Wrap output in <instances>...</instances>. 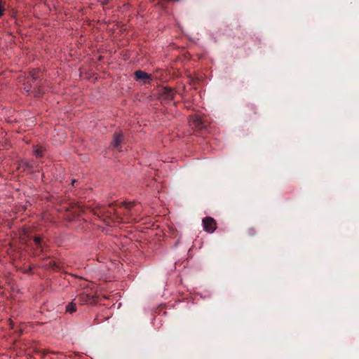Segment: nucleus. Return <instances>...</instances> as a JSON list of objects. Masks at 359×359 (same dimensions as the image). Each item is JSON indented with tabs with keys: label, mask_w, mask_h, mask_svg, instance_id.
<instances>
[{
	"label": "nucleus",
	"mask_w": 359,
	"mask_h": 359,
	"mask_svg": "<svg viewBox=\"0 0 359 359\" xmlns=\"http://www.w3.org/2000/svg\"><path fill=\"white\" fill-rule=\"evenodd\" d=\"M140 212V205L136 202H121L118 204L111 203L107 206H101L94 210V214L100 217L107 225L120 223L126 219H136Z\"/></svg>",
	"instance_id": "obj_1"
},
{
	"label": "nucleus",
	"mask_w": 359,
	"mask_h": 359,
	"mask_svg": "<svg viewBox=\"0 0 359 359\" xmlns=\"http://www.w3.org/2000/svg\"><path fill=\"white\" fill-rule=\"evenodd\" d=\"M134 78L136 81L142 85L151 84L154 82V77L142 70H137L134 73Z\"/></svg>",
	"instance_id": "obj_2"
},
{
	"label": "nucleus",
	"mask_w": 359,
	"mask_h": 359,
	"mask_svg": "<svg viewBox=\"0 0 359 359\" xmlns=\"http://www.w3.org/2000/svg\"><path fill=\"white\" fill-rule=\"evenodd\" d=\"M203 229L208 233H213L217 229L216 221L211 217H205L202 220Z\"/></svg>",
	"instance_id": "obj_3"
},
{
	"label": "nucleus",
	"mask_w": 359,
	"mask_h": 359,
	"mask_svg": "<svg viewBox=\"0 0 359 359\" xmlns=\"http://www.w3.org/2000/svg\"><path fill=\"white\" fill-rule=\"evenodd\" d=\"M189 126L196 130H202L205 128L206 124L202 121L201 118L198 116H193L190 117Z\"/></svg>",
	"instance_id": "obj_4"
},
{
	"label": "nucleus",
	"mask_w": 359,
	"mask_h": 359,
	"mask_svg": "<svg viewBox=\"0 0 359 359\" xmlns=\"http://www.w3.org/2000/svg\"><path fill=\"white\" fill-rule=\"evenodd\" d=\"M124 142V135L122 132H116L111 141V146L118 151H122L121 144Z\"/></svg>",
	"instance_id": "obj_5"
},
{
	"label": "nucleus",
	"mask_w": 359,
	"mask_h": 359,
	"mask_svg": "<svg viewBox=\"0 0 359 359\" xmlns=\"http://www.w3.org/2000/svg\"><path fill=\"white\" fill-rule=\"evenodd\" d=\"M79 300L83 304H93L95 302L93 295L82 292L78 297Z\"/></svg>",
	"instance_id": "obj_6"
},
{
	"label": "nucleus",
	"mask_w": 359,
	"mask_h": 359,
	"mask_svg": "<svg viewBox=\"0 0 359 359\" xmlns=\"http://www.w3.org/2000/svg\"><path fill=\"white\" fill-rule=\"evenodd\" d=\"M174 91H161L158 95V99L161 101H169L173 98Z\"/></svg>",
	"instance_id": "obj_7"
},
{
	"label": "nucleus",
	"mask_w": 359,
	"mask_h": 359,
	"mask_svg": "<svg viewBox=\"0 0 359 359\" xmlns=\"http://www.w3.org/2000/svg\"><path fill=\"white\" fill-rule=\"evenodd\" d=\"M44 151H45V149H43V147H39V146H34V149H33V153L37 158H41L43 156Z\"/></svg>",
	"instance_id": "obj_8"
},
{
	"label": "nucleus",
	"mask_w": 359,
	"mask_h": 359,
	"mask_svg": "<svg viewBox=\"0 0 359 359\" xmlns=\"http://www.w3.org/2000/svg\"><path fill=\"white\" fill-rule=\"evenodd\" d=\"M34 241L35 243V245L37 248H43V238L41 236H34Z\"/></svg>",
	"instance_id": "obj_9"
},
{
	"label": "nucleus",
	"mask_w": 359,
	"mask_h": 359,
	"mask_svg": "<svg viewBox=\"0 0 359 359\" xmlns=\"http://www.w3.org/2000/svg\"><path fill=\"white\" fill-rule=\"evenodd\" d=\"M34 352L35 353H41L42 358H43L46 355V354H48L49 353H54V354H57V353H55V352H53V351H50L49 350L40 351L39 349H37V348H34Z\"/></svg>",
	"instance_id": "obj_10"
},
{
	"label": "nucleus",
	"mask_w": 359,
	"mask_h": 359,
	"mask_svg": "<svg viewBox=\"0 0 359 359\" xmlns=\"http://www.w3.org/2000/svg\"><path fill=\"white\" fill-rule=\"evenodd\" d=\"M66 311H67V312H69V313H73L74 311H76L75 305H74V304H73L72 303V304H69L67 306Z\"/></svg>",
	"instance_id": "obj_11"
},
{
	"label": "nucleus",
	"mask_w": 359,
	"mask_h": 359,
	"mask_svg": "<svg viewBox=\"0 0 359 359\" xmlns=\"http://www.w3.org/2000/svg\"><path fill=\"white\" fill-rule=\"evenodd\" d=\"M4 4L2 0H0V18L4 15L5 12Z\"/></svg>",
	"instance_id": "obj_12"
},
{
	"label": "nucleus",
	"mask_w": 359,
	"mask_h": 359,
	"mask_svg": "<svg viewBox=\"0 0 359 359\" xmlns=\"http://www.w3.org/2000/svg\"><path fill=\"white\" fill-rule=\"evenodd\" d=\"M31 75H32V77L36 80L38 78H39V75L38 74V72H31Z\"/></svg>",
	"instance_id": "obj_13"
},
{
	"label": "nucleus",
	"mask_w": 359,
	"mask_h": 359,
	"mask_svg": "<svg viewBox=\"0 0 359 359\" xmlns=\"http://www.w3.org/2000/svg\"><path fill=\"white\" fill-rule=\"evenodd\" d=\"M256 231L255 230L254 228H250L248 230V233L250 235V236H254L255 234Z\"/></svg>",
	"instance_id": "obj_14"
},
{
	"label": "nucleus",
	"mask_w": 359,
	"mask_h": 359,
	"mask_svg": "<svg viewBox=\"0 0 359 359\" xmlns=\"http://www.w3.org/2000/svg\"><path fill=\"white\" fill-rule=\"evenodd\" d=\"M163 90H175V89L172 88H170V87L164 86Z\"/></svg>",
	"instance_id": "obj_15"
},
{
	"label": "nucleus",
	"mask_w": 359,
	"mask_h": 359,
	"mask_svg": "<svg viewBox=\"0 0 359 359\" xmlns=\"http://www.w3.org/2000/svg\"><path fill=\"white\" fill-rule=\"evenodd\" d=\"M76 182H77L76 180H73L72 182V186H74L75 183H76Z\"/></svg>",
	"instance_id": "obj_16"
},
{
	"label": "nucleus",
	"mask_w": 359,
	"mask_h": 359,
	"mask_svg": "<svg viewBox=\"0 0 359 359\" xmlns=\"http://www.w3.org/2000/svg\"><path fill=\"white\" fill-rule=\"evenodd\" d=\"M26 166H27V168H32V165H30L28 163L26 164Z\"/></svg>",
	"instance_id": "obj_17"
}]
</instances>
